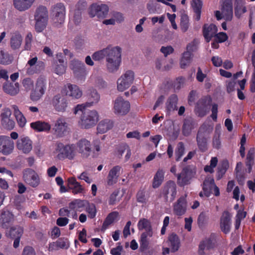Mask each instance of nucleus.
<instances>
[{"label":"nucleus","instance_id":"f257e3e1","mask_svg":"<svg viewBox=\"0 0 255 255\" xmlns=\"http://www.w3.org/2000/svg\"><path fill=\"white\" fill-rule=\"evenodd\" d=\"M122 49L119 46H108L103 50L97 51L92 55L94 60H100L106 57L107 67L110 72L118 70L121 63Z\"/></svg>","mask_w":255,"mask_h":255},{"label":"nucleus","instance_id":"f03ea898","mask_svg":"<svg viewBox=\"0 0 255 255\" xmlns=\"http://www.w3.org/2000/svg\"><path fill=\"white\" fill-rule=\"evenodd\" d=\"M83 105H78L74 109V113L77 114L81 112L79 123L82 128H90L95 126L99 120V114L96 110L88 109Z\"/></svg>","mask_w":255,"mask_h":255},{"label":"nucleus","instance_id":"7ed1b4c3","mask_svg":"<svg viewBox=\"0 0 255 255\" xmlns=\"http://www.w3.org/2000/svg\"><path fill=\"white\" fill-rule=\"evenodd\" d=\"M177 194V187L172 180L167 181L161 188L159 197L166 203H171L175 199Z\"/></svg>","mask_w":255,"mask_h":255},{"label":"nucleus","instance_id":"20e7f679","mask_svg":"<svg viewBox=\"0 0 255 255\" xmlns=\"http://www.w3.org/2000/svg\"><path fill=\"white\" fill-rule=\"evenodd\" d=\"M35 29L37 32H42L46 27L48 19V12L45 6L40 5L34 14Z\"/></svg>","mask_w":255,"mask_h":255},{"label":"nucleus","instance_id":"39448f33","mask_svg":"<svg viewBox=\"0 0 255 255\" xmlns=\"http://www.w3.org/2000/svg\"><path fill=\"white\" fill-rule=\"evenodd\" d=\"M50 16L55 26L58 27L64 23L65 17V7L63 3H57L51 6Z\"/></svg>","mask_w":255,"mask_h":255},{"label":"nucleus","instance_id":"423d86ee","mask_svg":"<svg viewBox=\"0 0 255 255\" xmlns=\"http://www.w3.org/2000/svg\"><path fill=\"white\" fill-rule=\"evenodd\" d=\"M74 144H57V146L54 151L56 154V158L59 160H64L68 158L70 160L73 159L75 155V150Z\"/></svg>","mask_w":255,"mask_h":255},{"label":"nucleus","instance_id":"0eeeda50","mask_svg":"<svg viewBox=\"0 0 255 255\" xmlns=\"http://www.w3.org/2000/svg\"><path fill=\"white\" fill-rule=\"evenodd\" d=\"M212 102V99L210 96H204L199 99L195 106V111L196 114L200 117L205 116L209 111L208 107Z\"/></svg>","mask_w":255,"mask_h":255},{"label":"nucleus","instance_id":"6e6552de","mask_svg":"<svg viewBox=\"0 0 255 255\" xmlns=\"http://www.w3.org/2000/svg\"><path fill=\"white\" fill-rule=\"evenodd\" d=\"M109 12V7L106 4H92L89 10V14L92 17L96 16L98 18H104L106 17Z\"/></svg>","mask_w":255,"mask_h":255},{"label":"nucleus","instance_id":"1a4fd4ad","mask_svg":"<svg viewBox=\"0 0 255 255\" xmlns=\"http://www.w3.org/2000/svg\"><path fill=\"white\" fill-rule=\"evenodd\" d=\"M134 80V73L131 70L127 71L117 81V88L120 91H124L128 88Z\"/></svg>","mask_w":255,"mask_h":255},{"label":"nucleus","instance_id":"9d476101","mask_svg":"<svg viewBox=\"0 0 255 255\" xmlns=\"http://www.w3.org/2000/svg\"><path fill=\"white\" fill-rule=\"evenodd\" d=\"M130 104L122 97H118L115 101L114 105V113L120 115L127 114L130 110Z\"/></svg>","mask_w":255,"mask_h":255},{"label":"nucleus","instance_id":"9b49d317","mask_svg":"<svg viewBox=\"0 0 255 255\" xmlns=\"http://www.w3.org/2000/svg\"><path fill=\"white\" fill-rule=\"evenodd\" d=\"M46 89V80L42 76H40L37 80L35 88L33 90V101H38L44 94Z\"/></svg>","mask_w":255,"mask_h":255},{"label":"nucleus","instance_id":"f8f14e48","mask_svg":"<svg viewBox=\"0 0 255 255\" xmlns=\"http://www.w3.org/2000/svg\"><path fill=\"white\" fill-rule=\"evenodd\" d=\"M71 68L75 76L79 79L82 80L87 75L84 63L78 60H73L71 61Z\"/></svg>","mask_w":255,"mask_h":255},{"label":"nucleus","instance_id":"ddd939ff","mask_svg":"<svg viewBox=\"0 0 255 255\" xmlns=\"http://www.w3.org/2000/svg\"><path fill=\"white\" fill-rule=\"evenodd\" d=\"M186 195L181 196L173 205L174 214L178 216L185 214L187 210V202L186 199Z\"/></svg>","mask_w":255,"mask_h":255},{"label":"nucleus","instance_id":"4468645a","mask_svg":"<svg viewBox=\"0 0 255 255\" xmlns=\"http://www.w3.org/2000/svg\"><path fill=\"white\" fill-rule=\"evenodd\" d=\"M176 176L178 184L181 187L184 186L190 183V181L193 177V172L188 167H185Z\"/></svg>","mask_w":255,"mask_h":255},{"label":"nucleus","instance_id":"2eb2a0df","mask_svg":"<svg viewBox=\"0 0 255 255\" xmlns=\"http://www.w3.org/2000/svg\"><path fill=\"white\" fill-rule=\"evenodd\" d=\"M67 123L63 118L57 119L52 128L53 134L57 137L64 136L67 130Z\"/></svg>","mask_w":255,"mask_h":255},{"label":"nucleus","instance_id":"dca6fc26","mask_svg":"<svg viewBox=\"0 0 255 255\" xmlns=\"http://www.w3.org/2000/svg\"><path fill=\"white\" fill-rule=\"evenodd\" d=\"M231 224V214L227 211H224L220 218V225L221 231L225 234L229 233Z\"/></svg>","mask_w":255,"mask_h":255},{"label":"nucleus","instance_id":"f3484780","mask_svg":"<svg viewBox=\"0 0 255 255\" xmlns=\"http://www.w3.org/2000/svg\"><path fill=\"white\" fill-rule=\"evenodd\" d=\"M52 104L56 111L59 112H65L68 105L66 98L60 94L56 95L53 97Z\"/></svg>","mask_w":255,"mask_h":255},{"label":"nucleus","instance_id":"a211bd4d","mask_svg":"<svg viewBox=\"0 0 255 255\" xmlns=\"http://www.w3.org/2000/svg\"><path fill=\"white\" fill-rule=\"evenodd\" d=\"M14 216L8 210H2L0 213V227L3 229H8L12 224Z\"/></svg>","mask_w":255,"mask_h":255},{"label":"nucleus","instance_id":"6ab92c4d","mask_svg":"<svg viewBox=\"0 0 255 255\" xmlns=\"http://www.w3.org/2000/svg\"><path fill=\"white\" fill-rule=\"evenodd\" d=\"M217 27L214 24H204L203 26V35L205 40L207 42H209L213 37H215L217 32Z\"/></svg>","mask_w":255,"mask_h":255},{"label":"nucleus","instance_id":"aec40b11","mask_svg":"<svg viewBox=\"0 0 255 255\" xmlns=\"http://www.w3.org/2000/svg\"><path fill=\"white\" fill-rule=\"evenodd\" d=\"M122 167L119 165L114 166L109 172L107 178V183L109 186L116 184L120 175Z\"/></svg>","mask_w":255,"mask_h":255},{"label":"nucleus","instance_id":"412c9836","mask_svg":"<svg viewBox=\"0 0 255 255\" xmlns=\"http://www.w3.org/2000/svg\"><path fill=\"white\" fill-rule=\"evenodd\" d=\"M66 94L72 99H78L81 97L82 92L79 87L76 85L67 84L65 86Z\"/></svg>","mask_w":255,"mask_h":255},{"label":"nucleus","instance_id":"4be33fe9","mask_svg":"<svg viewBox=\"0 0 255 255\" xmlns=\"http://www.w3.org/2000/svg\"><path fill=\"white\" fill-rule=\"evenodd\" d=\"M210 132L209 126L202 125L199 128L197 134V143H207V137Z\"/></svg>","mask_w":255,"mask_h":255},{"label":"nucleus","instance_id":"5701e85b","mask_svg":"<svg viewBox=\"0 0 255 255\" xmlns=\"http://www.w3.org/2000/svg\"><path fill=\"white\" fill-rule=\"evenodd\" d=\"M214 247L213 237L211 236L208 238L201 241L199 246L198 254L199 255H206L204 252L205 249L209 250Z\"/></svg>","mask_w":255,"mask_h":255},{"label":"nucleus","instance_id":"b1692460","mask_svg":"<svg viewBox=\"0 0 255 255\" xmlns=\"http://www.w3.org/2000/svg\"><path fill=\"white\" fill-rule=\"evenodd\" d=\"M178 99L176 94L171 95L165 103V110L167 114H170L171 112L177 110Z\"/></svg>","mask_w":255,"mask_h":255},{"label":"nucleus","instance_id":"393cba45","mask_svg":"<svg viewBox=\"0 0 255 255\" xmlns=\"http://www.w3.org/2000/svg\"><path fill=\"white\" fill-rule=\"evenodd\" d=\"M167 242L172 253H175L179 250L180 247V241L176 234L174 233L171 234L168 237Z\"/></svg>","mask_w":255,"mask_h":255},{"label":"nucleus","instance_id":"a878e982","mask_svg":"<svg viewBox=\"0 0 255 255\" xmlns=\"http://www.w3.org/2000/svg\"><path fill=\"white\" fill-rule=\"evenodd\" d=\"M215 185L214 179L213 177H207L202 184V189L205 196L208 197L210 196L211 190Z\"/></svg>","mask_w":255,"mask_h":255},{"label":"nucleus","instance_id":"bb28decb","mask_svg":"<svg viewBox=\"0 0 255 255\" xmlns=\"http://www.w3.org/2000/svg\"><path fill=\"white\" fill-rule=\"evenodd\" d=\"M137 227L139 231L145 230L146 232L144 233H148L149 237H152L153 234L152 226L151 222L148 219H140L137 223Z\"/></svg>","mask_w":255,"mask_h":255},{"label":"nucleus","instance_id":"cd10ccee","mask_svg":"<svg viewBox=\"0 0 255 255\" xmlns=\"http://www.w3.org/2000/svg\"><path fill=\"white\" fill-rule=\"evenodd\" d=\"M202 5L201 0H192L191 6L194 12L193 18L196 21H199L201 18Z\"/></svg>","mask_w":255,"mask_h":255},{"label":"nucleus","instance_id":"c85d7f7f","mask_svg":"<svg viewBox=\"0 0 255 255\" xmlns=\"http://www.w3.org/2000/svg\"><path fill=\"white\" fill-rule=\"evenodd\" d=\"M119 216V213L117 211H113L109 213L105 219L101 231L104 232L107 229L110 225L112 224Z\"/></svg>","mask_w":255,"mask_h":255},{"label":"nucleus","instance_id":"c756f323","mask_svg":"<svg viewBox=\"0 0 255 255\" xmlns=\"http://www.w3.org/2000/svg\"><path fill=\"white\" fill-rule=\"evenodd\" d=\"M32 0H13L14 7L19 11H24L30 7Z\"/></svg>","mask_w":255,"mask_h":255},{"label":"nucleus","instance_id":"7c9ffc66","mask_svg":"<svg viewBox=\"0 0 255 255\" xmlns=\"http://www.w3.org/2000/svg\"><path fill=\"white\" fill-rule=\"evenodd\" d=\"M113 127L112 121L108 119L101 121L97 126V132L99 133H104L111 129Z\"/></svg>","mask_w":255,"mask_h":255},{"label":"nucleus","instance_id":"2f4dec72","mask_svg":"<svg viewBox=\"0 0 255 255\" xmlns=\"http://www.w3.org/2000/svg\"><path fill=\"white\" fill-rule=\"evenodd\" d=\"M164 172L162 169H158L154 176L152 186L154 189L159 187L164 180Z\"/></svg>","mask_w":255,"mask_h":255},{"label":"nucleus","instance_id":"473e14b6","mask_svg":"<svg viewBox=\"0 0 255 255\" xmlns=\"http://www.w3.org/2000/svg\"><path fill=\"white\" fill-rule=\"evenodd\" d=\"M88 202L86 200H75L69 203V207L71 210L81 211L83 209L86 208Z\"/></svg>","mask_w":255,"mask_h":255},{"label":"nucleus","instance_id":"72a5a7b5","mask_svg":"<svg viewBox=\"0 0 255 255\" xmlns=\"http://www.w3.org/2000/svg\"><path fill=\"white\" fill-rule=\"evenodd\" d=\"M100 95L96 90L93 89L89 95V101L86 102L85 104H83V106L90 107L94 104H97L100 100Z\"/></svg>","mask_w":255,"mask_h":255},{"label":"nucleus","instance_id":"f704fd0d","mask_svg":"<svg viewBox=\"0 0 255 255\" xmlns=\"http://www.w3.org/2000/svg\"><path fill=\"white\" fill-rule=\"evenodd\" d=\"M3 88L6 93L15 95L19 92V84L18 83L12 84L7 82L4 84Z\"/></svg>","mask_w":255,"mask_h":255},{"label":"nucleus","instance_id":"c9c22d12","mask_svg":"<svg viewBox=\"0 0 255 255\" xmlns=\"http://www.w3.org/2000/svg\"><path fill=\"white\" fill-rule=\"evenodd\" d=\"M22 37L18 33L12 34L10 40V47L12 49H18L21 44Z\"/></svg>","mask_w":255,"mask_h":255},{"label":"nucleus","instance_id":"e433bc0d","mask_svg":"<svg viewBox=\"0 0 255 255\" xmlns=\"http://www.w3.org/2000/svg\"><path fill=\"white\" fill-rule=\"evenodd\" d=\"M12 107L14 111V116L18 125L21 127H24L26 123V119L16 105H13Z\"/></svg>","mask_w":255,"mask_h":255},{"label":"nucleus","instance_id":"4c0bfd02","mask_svg":"<svg viewBox=\"0 0 255 255\" xmlns=\"http://www.w3.org/2000/svg\"><path fill=\"white\" fill-rule=\"evenodd\" d=\"M255 151L254 149H250L248 152L246 165L247 167V172L250 173L252 169V166L254 164Z\"/></svg>","mask_w":255,"mask_h":255},{"label":"nucleus","instance_id":"58836bf2","mask_svg":"<svg viewBox=\"0 0 255 255\" xmlns=\"http://www.w3.org/2000/svg\"><path fill=\"white\" fill-rule=\"evenodd\" d=\"M194 123L193 120L191 118L185 119L182 127L183 134L185 135H188L194 128Z\"/></svg>","mask_w":255,"mask_h":255},{"label":"nucleus","instance_id":"ea45409f","mask_svg":"<svg viewBox=\"0 0 255 255\" xmlns=\"http://www.w3.org/2000/svg\"><path fill=\"white\" fill-rule=\"evenodd\" d=\"M51 128L50 125L44 122L37 121L33 123V129L38 131H47Z\"/></svg>","mask_w":255,"mask_h":255},{"label":"nucleus","instance_id":"a19ab883","mask_svg":"<svg viewBox=\"0 0 255 255\" xmlns=\"http://www.w3.org/2000/svg\"><path fill=\"white\" fill-rule=\"evenodd\" d=\"M23 233V229L20 226H14L11 227L9 231V236L11 239L16 238L18 236L21 237Z\"/></svg>","mask_w":255,"mask_h":255},{"label":"nucleus","instance_id":"79ce46f5","mask_svg":"<svg viewBox=\"0 0 255 255\" xmlns=\"http://www.w3.org/2000/svg\"><path fill=\"white\" fill-rule=\"evenodd\" d=\"M189 19L186 14H183L181 16L180 27L183 32H186L189 27Z\"/></svg>","mask_w":255,"mask_h":255},{"label":"nucleus","instance_id":"37998d69","mask_svg":"<svg viewBox=\"0 0 255 255\" xmlns=\"http://www.w3.org/2000/svg\"><path fill=\"white\" fill-rule=\"evenodd\" d=\"M136 201L138 203H146L148 200L149 197L145 194V191L144 188H140L136 195Z\"/></svg>","mask_w":255,"mask_h":255},{"label":"nucleus","instance_id":"c03bdc74","mask_svg":"<svg viewBox=\"0 0 255 255\" xmlns=\"http://www.w3.org/2000/svg\"><path fill=\"white\" fill-rule=\"evenodd\" d=\"M85 209L88 213V216L89 218L94 219L96 217L97 209L94 204L88 202Z\"/></svg>","mask_w":255,"mask_h":255},{"label":"nucleus","instance_id":"a18cd8bd","mask_svg":"<svg viewBox=\"0 0 255 255\" xmlns=\"http://www.w3.org/2000/svg\"><path fill=\"white\" fill-rule=\"evenodd\" d=\"M12 57L3 50L0 49V63L9 64L12 62Z\"/></svg>","mask_w":255,"mask_h":255},{"label":"nucleus","instance_id":"49530a36","mask_svg":"<svg viewBox=\"0 0 255 255\" xmlns=\"http://www.w3.org/2000/svg\"><path fill=\"white\" fill-rule=\"evenodd\" d=\"M59 64H57L55 68V72L57 75H61L65 73L66 71V64L63 59L58 60Z\"/></svg>","mask_w":255,"mask_h":255},{"label":"nucleus","instance_id":"de8ad7c7","mask_svg":"<svg viewBox=\"0 0 255 255\" xmlns=\"http://www.w3.org/2000/svg\"><path fill=\"white\" fill-rule=\"evenodd\" d=\"M92 144H79V151L83 157H87L90 154L91 152V147L89 146Z\"/></svg>","mask_w":255,"mask_h":255},{"label":"nucleus","instance_id":"09e8293b","mask_svg":"<svg viewBox=\"0 0 255 255\" xmlns=\"http://www.w3.org/2000/svg\"><path fill=\"white\" fill-rule=\"evenodd\" d=\"M23 179L27 184L31 185L32 184V169L27 168L24 170L23 172Z\"/></svg>","mask_w":255,"mask_h":255},{"label":"nucleus","instance_id":"8fccbe9b","mask_svg":"<svg viewBox=\"0 0 255 255\" xmlns=\"http://www.w3.org/2000/svg\"><path fill=\"white\" fill-rule=\"evenodd\" d=\"M13 148V144H0V152L8 155L12 152Z\"/></svg>","mask_w":255,"mask_h":255},{"label":"nucleus","instance_id":"3c124183","mask_svg":"<svg viewBox=\"0 0 255 255\" xmlns=\"http://www.w3.org/2000/svg\"><path fill=\"white\" fill-rule=\"evenodd\" d=\"M207 221V219L205 213L204 212H201L199 214L197 219V223L199 228H203L206 224Z\"/></svg>","mask_w":255,"mask_h":255},{"label":"nucleus","instance_id":"603ef678","mask_svg":"<svg viewBox=\"0 0 255 255\" xmlns=\"http://www.w3.org/2000/svg\"><path fill=\"white\" fill-rule=\"evenodd\" d=\"M1 124L4 128L9 130L13 129L15 125L14 122L10 118L4 120H1Z\"/></svg>","mask_w":255,"mask_h":255},{"label":"nucleus","instance_id":"864d4df0","mask_svg":"<svg viewBox=\"0 0 255 255\" xmlns=\"http://www.w3.org/2000/svg\"><path fill=\"white\" fill-rule=\"evenodd\" d=\"M185 148L184 144H180L175 150V159L177 161L180 160L181 157L184 153Z\"/></svg>","mask_w":255,"mask_h":255},{"label":"nucleus","instance_id":"5fc2aeb1","mask_svg":"<svg viewBox=\"0 0 255 255\" xmlns=\"http://www.w3.org/2000/svg\"><path fill=\"white\" fill-rule=\"evenodd\" d=\"M185 82V78L183 77H179L176 78V82L173 84L174 88L176 90H179L183 86Z\"/></svg>","mask_w":255,"mask_h":255},{"label":"nucleus","instance_id":"6e6d98bb","mask_svg":"<svg viewBox=\"0 0 255 255\" xmlns=\"http://www.w3.org/2000/svg\"><path fill=\"white\" fill-rule=\"evenodd\" d=\"M215 38L220 43H223L227 41L228 39L227 34L224 32H220L216 34Z\"/></svg>","mask_w":255,"mask_h":255},{"label":"nucleus","instance_id":"4d7b16f0","mask_svg":"<svg viewBox=\"0 0 255 255\" xmlns=\"http://www.w3.org/2000/svg\"><path fill=\"white\" fill-rule=\"evenodd\" d=\"M11 115V113L9 109L7 108L3 109L0 113L1 121L10 118Z\"/></svg>","mask_w":255,"mask_h":255},{"label":"nucleus","instance_id":"13d9d810","mask_svg":"<svg viewBox=\"0 0 255 255\" xmlns=\"http://www.w3.org/2000/svg\"><path fill=\"white\" fill-rule=\"evenodd\" d=\"M119 190L114 191L111 195L109 200V204L113 205L116 204L117 201V197L119 194Z\"/></svg>","mask_w":255,"mask_h":255},{"label":"nucleus","instance_id":"bf43d9fd","mask_svg":"<svg viewBox=\"0 0 255 255\" xmlns=\"http://www.w3.org/2000/svg\"><path fill=\"white\" fill-rule=\"evenodd\" d=\"M45 64L42 61H39L37 64L34 66V69H33V73H39L42 71L44 69Z\"/></svg>","mask_w":255,"mask_h":255},{"label":"nucleus","instance_id":"052dcab7","mask_svg":"<svg viewBox=\"0 0 255 255\" xmlns=\"http://www.w3.org/2000/svg\"><path fill=\"white\" fill-rule=\"evenodd\" d=\"M25 49L26 50H30L32 47V34L31 33H29L27 34L25 37Z\"/></svg>","mask_w":255,"mask_h":255},{"label":"nucleus","instance_id":"680f3d73","mask_svg":"<svg viewBox=\"0 0 255 255\" xmlns=\"http://www.w3.org/2000/svg\"><path fill=\"white\" fill-rule=\"evenodd\" d=\"M149 236L148 233H143L141 235L140 243L141 247H146L148 245L147 237Z\"/></svg>","mask_w":255,"mask_h":255},{"label":"nucleus","instance_id":"e2e57ef3","mask_svg":"<svg viewBox=\"0 0 255 255\" xmlns=\"http://www.w3.org/2000/svg\"><path fill=\"white\" fill-rule=\"evenodd\" d=\"M160 51L166 57L167 55L171 54L174 51V49L171 46L167 47L162 46L160 49Z\"/></svg>","mask_w":255,"mask_h":255},{"label":"nucleus","instance_id":"0e129e2a","mask_svg":"<svg viewBox=\"0 0 255 255\" xmlns=\"http://www.w3.org/2000/svg\"><path fill=\"white\" fill-rule=\"evenodd\" d=\"M87 231L83 228L81 231L79 233L78 239L80 241L83 243H87V240L86 239Z\"/></svg>","mask_w":255,"mask_h":255},{"label":"nucleus","instance_id":"69168bd1","mask_svg":"<svg viewBox=\"0 0 255 255\" xmlns=\"http://www.w3.org/2000/svg\"><path fill=\"white\" fill-rule=\"evenodd\" d=\"M212 114L211 118L214 121H217V114H218V105L217 104H214L212 105L211 109Z\"/></svg>","mask_w":255,"mask_h":255},{"label":"nucleus","instance_id":"338daca9","mask_svg":"<svg viewBox=\"0 0 255 255\" xmlns=\"http://www.w3.org/2000/svg\"><path fill=\"white\" fill-rule=\"evenodd\" d=\"M69 223V219L66 217H59L56 220V224L58 226L63 227Z\"/></svg>","mask_w":255,"mask_h":255},{"label":"nucleus","instance_id":"774afa93","mask_svg":"<svg viewBox=\"0 0 255 255\" xmlns=\"http://www.w3.org/2000/svg\"><path fill=\"white\" fill-rule=\"evenodd\" d=\"M236 82L231 81L226 82L227 92L230 93L235 90Z\"/></svg>","mask_w":255,"mask_h":255}]
</instances>
